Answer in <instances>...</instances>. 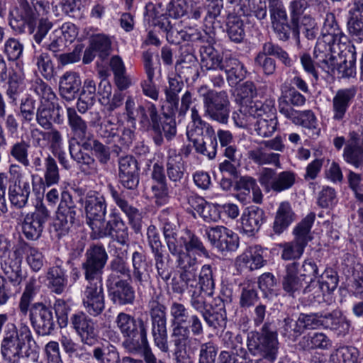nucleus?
<instances>
[{
    "label": "nucleus",
    "mask_w": 363,
    "mask_h": 363,
    "mask_svg": "<svg viewBox=\"0 0 363 363\" xmlns=\"http://www.w3.org/2000/svg\"><path fill=\"white\" fill-rule=\"evenodd\" d=\"M35 294V282L30 281L26 284L20 298L19 311L24 316L29 313L30 325L37 335H50L55 327L52 308L43 302H35L31 304Z\"/></svg>",
    "instance_id": "f257e3e1"
},
{
    "label": "nucleus",
    "mask_w": 363,
    "mask_h": 363,
    "mask_svg": "<svg viewBox=\"0 0 363 363\" xmlns=\"http://www.w3.org/2000/svg\"><path fill=\"white\" fill-rule=\"evenodd\" d=\"M26 344L28 350L25 352V356L35 357L38 347L30 328L26 323H21L18 329L15 324L8 323L1 342V354L3 360L6 363H18L23 357V346Z\"/></svg>",
    "instance_id": "f03ea898"
},
{
    "label": "nucleus",
    "mask_w": 363,
    "mask_h": 363,
    "mask_svg": "<svg viewBox=\"0 0 363 363\" xmlns=\"http://www.w3.org/2000/svg\"><path fill=\"white\" fill-rule=\"evenodd\" d=\"M191 121L187 126L186 135L196 152L210 160L216 157L218 141L213 126L202 120L196 107L191 109Z\"/></svg>",
    "instance_id": "7ed1b4c3"
},
{
    "label": "nucleus",
    "mask_w": 363,
    "mask_h": 363,
    "mask_svg": "<svg viewBox=\"0 0 363 363\" xmlns=\"http://www.w3.org/2000/svg\"><path fill=\"white\" fill-rule=\"evenodd\" d=\"M115 323L124 338L122 346L127 351L147 338L149 318L147 315L135 317L120 312L116 317Z\"/></svg>",
    "instance_id": "20e7f679"
},
{
    "label": "nucleus",
    "mask_w": 363,
    "mask_h": 363,
    "mask_svg": "<svg viewBox=\"0 0 363 363\" xmlns=\"http://www.w3.org/2000/svg\"><path fill=\"white\" fill-rule=\"evenodd\" d=\"M247 345L253 355H259L273 362L277 358L279 349L276 328L271 322H265L259 332L249 334Z\"/></svg>",
    "instance_id": "39448f33"
},
{
    "label": "nucleus",
    "mask_w": 363,
    "mask_h": 363,
    "mask_svg": "<svg viewBox=\"0 0 363 363\" xmlns=\"http://www.w3.org/2000/svg\"><path fill=\"white\" fill-rule=\"evenodd\" d=\"M247 113L257 119L254 129L258 135L268 138L277 130L278 121L273 101L256 100L247 108Z\"/></svg>",
    "instance_id": "423d86ee"
},
{
    "label": "nucleus",
    "mask_w": 363,
    "mask_h": 363,
    "mask_svg": "<svg viewBox=\"0 0 363 363\" xmlns=\"http://www.w3.org/2000/svg\"><path fill=\"white\" fill-rule=\"evenodd\" d=\"M125 114L127 121L135 123L138 120L140 130L150 133L160 118L157 107L152 103L146 105L137 104L132 96H128L125 103Z\"/></svg>",
    "instance_id": "0eeeda50"
},
{
    "label": "nucleus",
    "mask_w": 363,
    "mask_h": 363,
    "mask_svg": "<svg viewBox=\"0 0 363 363\" xmlns=\"http://www.w3.org/2000/svg\"><path fill=\"white\" fill-rule=\"evenodd\" d=\"M147 308L151 320V333L155 345L163 352L169 351L166 306L158 296L152 297Z\"/></svg>",
    "instance_id": "6e6552de"
},
{
    "label": "nucleus",
    "mask_w": 363,
    "mask_h": 363,
    "mask_svg": "<svg viewBox=\"0 0 363 363\" xmlns=\"http://www.w3.org/2000/svg\"><path fill=\"white\" fill-rule=\"evenodd\" d=\"M79 213L80 209L74 203L71 194L68 191H62L53 223L54 230L58 238L69 233L77 220Z\"/></svg>",
    "instance_id": "1a4fd4ad"
},
{
    "label": "nucleus",
    "mask_w": 363,
    "mask_h": 363,
    "mask_svg": "<svg viewBox=\"0 0 363 363\" xmlns=\"http://www.w3.org/2000/svg\"><path fill=\"white\" fill-rule=\"evenodd\" d=\"M199 92L203 96L205 115L212 120L226 124L230 114V100L225 91L207 90L201 86Z\"/></svg>",
    "instance_id": "9d476101"
},
{
    "label": "nucleus",
    "mask_w": 363,
    "mask_h": 363,
    "mask_svg": "<svg viewBox=\"0 0 363 363\" xmlns=\"http://www.w3.org/2000/svg\"><path fill=\"white\" fill-rule=\"evenodd\" d=\"M90 237L92 240L108 237L123 246L128 245L129 229L120 214L111 213L106 223L104 222L98 228L95 227V230L91 232Z\"/></svg>",
    "instance_id": "9b49d317"
},
{
    "label": "nucleus",
    "mask_w": 363,
    "mask_h": 363,
    "mask_svg": "<svg viewBox=\"0 0 363 363\" xmlns=\"http://www.w3.org/2000/svg\"><path fill=\"white\" fill-rule=\"evenodd\" d=\"M108 259L102 244H92L85 252L82 270L86 281H102L104 269Z\"/></svg>",
    "instance_id": "f8f14e48"
},
{
    "label": "nucleus",
    "mask_w": 363,
    "mask_h": 363,
    "mask_svg": "<svg viewBox=\"0 0 363 363\" xmlns=\"http://www.w3.org/2000/svg\"><path fill=\"white\" fill-rule=\"evenodd\" d=\"M296 174L289 170L277 173L274 169L265 167L258 175V181L264 190L280 193L291 188L296 182Z\"/></svg>",
    "instance_id": "ddd939ff"
},
{
    "label": "nucleus",
    "mask_w": 363,
    "mask_h": 363,
    "mask_svg": "<svg viewBox=\"0 0 363 363\" xmlns=\"http://www.w3.org/2000/svg\"><path fill=\"white\" fill-rule=\"evenodd\" d=\"M84 212L86 223L91 232L105 222L107 203L103 194L96 191H89L84 197Z\"/></svg>",
    "instance_id": "4468645a"
},
{
    "label": "nucleus",
    "mask_w": 363,
    "mask_h": 363,
    "mask_svg": "<svg viewBox=\"0 0 363 363\" xmlns=\"http://www.w3.org/2000/svg\"><path fill=\"white\" fill-rule=\"evenodd\" d=\"M82 304L91 317H97L104 312L105 294L102 281H87L82 294Z\"/></svg>",
    "instance_id": "2eb2a0df"
},
{
    "label": "nucleus",
    "mask_w": 363,
    "mask_h": 363,
    "mask_svg": "<svg viewBox=\"0 0 363 363\" xmlns=\"http://www.w3.org/2000/svg\"><path fill=\"white\" fill-rule=\"evenodd\" d=\"M18 5L10 9L8 21L11 29L19 34L23 33L28 27L30 32L36 21V12L28 0H17Z\"/></svg>",
    "instance_id": "dca6fc26"
},
{
    "label": "nucleus",
    "mask_w": 363,
    "mask_h": 363,
    "mask_svg": "<svg viewBox=\"0 0 363 363\" xmlns=\"http://www.w3.org/2000/svg\"><path fill=\"white\" fill-rule=\"evenodd\" d=\"M50 216V212L41 203L34 212L28 213L22 223V232L30 240H37L43 233L44 225Z\"/></svg>",
    "instance_id": "f3484780"
},
{
    "label": "nucleus",
    "mask_w": 363,
    "mask_h": 363,
    "mask_svg": "<svg viewBox=\"0 0 363 363\" xmlns=\"http://www.w3.org/2000/svg\"><path fill=\"white\" fill-rule=\"evenodd\" d=\"M205 235L211 245L222 252L235 251L239 246L238 235L224 226L208 227Z\"/></svg>",
    "instance_id": "a211bd4d"
},
{
    "label": "nucleus",
    "mask_w": 363,
    "mask_h": 363,
    "mask_svg": "<svg viewBox=\"0 0 363 363\" xmlns=\"http://www.w3.org/2000/svg\"><path fill=\"white\" fill-rule=\"evenodd\" d=\"M108 189L111 198L116 205L125 213L128 218V224L135 233L141 232L143 215L142 212L133 206L126 199L124 191L117 190L112 184L108 185Z\"/></svg>",
    "instance_id": "6ab92c4d"
},
{
    "label": "nucleus",
    "mask_w": 363,
    "mask_h": 363,
    "mask_svg": "<svg viewBox=\"0 0 363 363\" xmlns=\"http://www.w3.org/2000/svg\"><path fill=\"white\" fill-rule=\"evenodd\" d=\"M89 316L85 312L78 311L71 315L69 324L84 345H92L97 333L94 322Z\"/></svg>",
    "instance_id": "aec40b11"
},
{
    "label": "nucleus",
    "mask_w": 363,
    "mask_h": 363,
    "mask_svg": "<svg viewBox=\"0 0 363 363\" xmlns=\"http://www.w3.org/2000/svg\"><path fill=\"white\" fill-rule=\"evenodd\" d=\"M111 300L119 306H133L136 294L134 287L128 279L106 283Z\"/></svg>",
    "instance_id": "412c9836"
},
{
    "label": "nucleus",
    "mask_w": 363,
    "mask_h": 363,
    "mask_svg": "<svg viewBox=\"0 0 363 363\" xmlns=\"http://www.w3.org/2000/svg\"><path fill=\"white\" fill-rule=\"evenodd\" d=\"M149 134L154 145L157 147L164 145V140L172 141L177 134L175 119L168 114H162Z\"/></svg>",
    "instance_id": "4be33fe9"
},
{
    "label": "nucleus",
    "mask_w": 363,
    "mask_h": 363,
    "mask_svg": "<svg viewBox=\"0 0 363 363\" xmlns=\"http://www.w3.org/2000/svg\"><path fill=\"white\" fill-rule=\"evenodd\" d=\"M357 94L354 86L340 89L336 91L332 99V118L341 122L346 118L350 106L353 103Z\"/></svg>",
    "instance_id": "5701e85b"
},
{
    "label": "nucleus",
    "mask_w": 363,
    "mask_h": 363,
    "mask_svg": "<svg viewBox=\"0 0 363 363\" xmlns=\"http://www.w3.org/2000/svg\"><path fill=\"white\" fill-rule=\"evenodd\" d=\"M23 257L17 243L13 248V252L1 262V268L9 281L14 286L21 284L23 281L21 264Z\"/></svg>",
    "instance_id": "b1692460"
},
{
    "label": "nucleus",
    "mask_w": 363,
    "mask_h": 363,
    "mask_svg": "<svg viewBox=\"0 0 363 363\" xmlns=\"http://www.w3.org/2000/svg\"><path fill=\"white\" fill-rule=\"evenodd\" d=\"M79 359L83 361L93 359L96 363H121V359L118 348L109 342L94 345L91 352L82 354Z\"/></svg>",
    "instance_id": "393cba45"
},
{
    "label": "nucleus",
    "mask_w": 363,
    "mask_h": 363,
    "mask_svg": "<svg viewBox=\"0 0 363 363\" xmlns=\"http://www.w3.org/2000/svg\"><path fill=\"white\" fill-rule=\"evenodd\" d=\"M344 160L356 168L363 164V143H361L357 133L352 131L349 133V140L347 141L343 150Z\"/></svg>",
    "instance_id": "a878e982"
},
{
    "label": "nucleus",
    "mask_w": 363,
    "mask_h": 363,
    "mask_svg": "<svg viewBox=\"0 0 363 363\" xmlns=\"http://www.w3.org/2000/svg\"><path fill=\"white\" fill-rule=\"evenodd\" d=\"M347 30L354 40H363V0H353L349 11Z\"/></svg>",
    "instance_id": "bb28decb"
},
{
    "label": "nucleus",
    "mask_w": 363,
    "mask_h": 363,
    "mask_svg": "<svg viewBox=\"0 0 363 363\" xmlns=\"http://www.w3.org/2000/svg\"><path fill=\"white\" fill-rule=\"evenodd\" d=\"M284 291L290 296L294 297L303 288V281L297 274L295 262L286 264L284 272L281 279Z\"/></svg>",
    "instance_id": "cd10ccee"
},
{
    "label": "nucleus",
    "mask_w": 363,
    "mask_h": 363,
    "mask_svg": "<svg viewBox=\"0 0 363 363\" xmlns=\"http://www.w3.org/2000/svg\"><path fill=\"white\" fill-rule=\"evenodd\" d=\"M242 228L248 235H254L259 231L262 225L265 222L264 211L257 207L247 208L242 216Z\"/></svg>",
    "instance_id": "c85d7f7f"
},
{
    "label": "nucleus",
    "mask_w": 363,
    "mask_h": 363,
    "mask_svg": "<svg viewBox=\"0 0 363 363\" xmlns=\"http://www.w3.org/2000/svg\"><path fill=\"white\" fill-rule=\"evenodd\" d=\"M220 71L224 72L226 79L231 86L238 85L247 75L245 65L237 58L225 57Z\"/></svg>",
    "instance_id": "c756f323"
},
{
    "label": "nucleus",
    "mask_w": 363,
    "mask_h": 363,
    "mask_svg": "<svg viewBox=\"0 0 363 363\" xmlns=\"http://www.w3.org/2000/svg\"><path fill=\"white\" fill-rule=\"evenodd\" d=\"M81 86L82 81L78 73L66 72L60 79V94L65 100L72 101L77 97Z\"/></svg>",
    "instance_id": "7c9ffc66"
},
{
    "label": "nucleus",
    "mask_w": 363,
    "mask_h": 363,
    "mask_svg": "<svg viewBox=\"0 0 363 363\" xmlns=\"http://www.w3.org/2000/svg\"><path fill=\"white\" fill-rule=\"evenodd\" d=\"M330 44L333 43H328V38L318 39L313 52L317 64L325 72H333L335 70V57L331 53Z\"/></svg>",
    "instance_id": "2f4dec72"
},
{
    "label": "nucleus",
    "mask_w": 363,
    "mask_h": 363,
    "mask_svg": "<svg viewBox=\"0 0 363 363\" xmlns=\"http://www.w3.org/2000/svg\"><path fill=\"white\" fill-rule=\"evenodd\" d=\"M71 158L77 163L80 171L85 175H94L98 172V164L95 158L82 149H76L74 145H69Z\"/></svg>",
    "instance_id": "473e14b6"
},
{
    "label": "nucleus",
    "mask_w": 363,
    "mask_h": 363,
    "mask_svg": "<svg viewBox=\"0 0 363 363\" xmlns=\"http://www.w3.org/2000/svg\"><path fill=\"white\" fill-rule=\"evenodd\" d=\"M247 155L251 161L259 166L273 165L281 168L280 154L269 151L261 143L259 146L249 150Z\"/></svg>",
    "instance_id": "72a5a7b5"
},
{
    "label": "nucleus",
    "mask_w": 363,
    "mask_h": 363,
    "mask_svg": "<svg viewBox=\"0 0 363 363\" xmlns=\"http://www.w3.org/2000/svg\"><path fill=\"white\" fill-rule=\"evenodd\" d=\"M46 279L48 288L56 294H62L68 286V277L66 271L59 265L48 269Z\"/></svg>",
    "instance_id": "f704fd0d"
},
{
    "label": "nucleus",
    "mask_w": 363,
    "mask_h": 363,
    "mask_svg": "<svg viewBox=\"0 0 363 363\" xmlns=\"http://www.w3.org/2000/svg\"><path fill=\"white\" fill-rule=\"evenodd\" d=\"M279 331L286 340L295 342L304 333L299 315H287L279 323Z\"/></svg>",
    "instance_id": "c9c22d12"
},
{
    "label": "nucleus",
    "mask_w": 363,
    "mask_h": 363,
    "mask_svg": "<svg viewBox=\"0 0 363 363\" xmlns=\"http://www.w3.org/2000/svg\"><path fill=\"white\" fill-rule=\"evenodd\" d=\"M296 219V214L289 202L280 203L274 218L273 230L276 234L283 233Z\"/></svg>",
    "instance_id": "e433bc0d"
},
{
    "label": "nucleus",
    "mask_w": 363,
    "mask_h": 363,
    "mask_svg": "<svg viewBox=\"0 0 363 363\" xmlns=\"http://www.w3.org/2000/svg\"><path fill=\"white\" fill-rule=\"evenodd\" d=\"M30 193V186L28 182L11 184L9 186V201L17 208H22L26 206Z\"/></svg>",
    "instance_id": "4c0bfd02"
},
{
    "label": "nucleus",
    "mask_w": 363,
    "mask_h": 363,
    "mask_svg": "<svg viewBox=\"0 0 363 363\" xmlns=\"http://www.w3.org/2000/svg\"><path fill=\"white\" fill-rule=\"evenodd\" d=\"M22 257L26 256L28 264L34 272H38L43 266L44 257L38 248L23 240L18 242Z\"/></svg>",
    "instance_id": "58836bf2"
},
{
    "label": "nucleus",
    "mask_w": 363,
    "mask_h": 363,
    "mask_svg": "<svg viewBox=\"0 0 363 363\" xmlns=\"http://www.w3.org/2000/svg\"><path fill=\"white\" fill-rule=\"evenodd\" d=\"M283 112L284 116L291 120L296 125H301L308 129H314L316 128L317 119L311 110L298 111L294 108L286 107V108L283 109Z\"/></svg>",
    "instance_id": "ea45409f"
},
{
    "label": "nucleus",
    "mask_w": 363,
    "mask_h": 363,
    "mask_svg": "<svg viewBox=\"0 0 363 363\" xmlns=\"http://www.w3.org/2000/svg\"><path fill=\"white\" fill-rule=\"evenodd\" d=\"M199 52L202 67L208 70L221 69L224 59L212 45H201Z\"/></svg>",
    "instance_id": "a19ab883"
},
{
    "label": "nucleus",
    "mask_w": 363,
    "mask_h": 363,
    "mask_svg": "<svg viewBox=\"0 0 363 363\" xmlns=\"http://www.w3.org/2000/svg\"><path fill=\"white\" fill-rule=\"evenodd\" d=\"M235 189L240 192V194L250 197V192L252 193V200L257 203L262 201V191L257 183V180L250 176H242L235 182Z\"/></svg>",
    "instance_id": "79ce46f5"
},
{
    "label": "nucleus",
    "mask_w": 363,
    "mask_h": 363,
    "mask_svg": "<svg viewBox=\"0 0 363 363\" xmlns=\"http://www.w3.org/2000/svg\"><path fill=\"white\" fill-rule=\"evenodd\" d=\"M322 327L333 330H337L340 333L348 332L350 324L340 311L334 310L330 313L322 312Z\"/></svg>",
    "instance_id": "37998d69"
},
{
    "label": "nucleus",
    "mask_w": 363,
    "mask_h": 363,
    "mask_svg": "<svg viewBox=\"0 0 363 363\" xmlns=\"http://www.w3.org/2000/svg\"><path fill=\"white\" fill-rule=\"evenodd\" d=\"M263 250L261 247H250L247 250L238 257V262L240 265L254 270L264 266L266 261L263 258Z\"/></svg>",
    "instance_id": "c03bdc74"
},
{
    "label": "nucleus",
    "mask_w": 363,
    "mask_h": 363,
    "mask_svg": "<svg viewBox=\"0 0 363 363\" xmlns=\"http://www.w3.org/2000/svg\"><path fill=\"white\" fill-rule=\"evenodd\" d=\"M171 342L174 347V354L186 353L187 347L194 340L189 332V329L183 326H171Z\"/></svg>",
    "instance_id": "a18cd8bd"
},
{
    "label": "nucleus",
    "mask_w": 363,
    "mask_h": 363,
    "mask_svg": "<svg viewBox=\"0 0 363 363\" xmlns=\"http://www.w3.org/2000/svg\"><path fill=\"white\" fill-rule=\"evenodd\" d=\"M321 34L323 38H328V43L333 44L340 43L344 34L340 29L335 16L333 13H328L325 16Z\"/></svg>",
    "instance_id": "49530a36"
},
{
    "label": "nucleus",
    "mask_w": 363,
    "mask_h": 363,
    "mask_svg": "<svg viewBox=\"0 0 363 363\" xmlns=\"http://www.w3.org/2000/svg\"><path fill=\"white\" fill-rule=\"evenodd\" d=\"M315 218V213L311 212L297 224L293 231L294 235V240L306 247L308 242L312 239L310 233Z\"/></svg>",
    "instance_id": "de8ad7c7"
},
{
    "label": "nucleus",
    "mask_w": 363,
    "mask_h": 363,
    "mask_svg": "<svg viewBox=\"0 0 363 363\" xmlns=\"http://www.w3.org/2000/svg\"><path fill=\"white\" fill-rule=\"evenodd\" d=\"M181 240L184 242V252L209 257V252L199 237L190 230H184V235Z\"/></svg>",
    "instance_id": "09e8293b"
},
{
    "label": "nucleus",
    "mask_w": 363,
    "mask_h": 363,
    "mask_svg": "<svg viewBox=\"0 0 363 363\" xmlns=\"http://www.w3.org/2000/svg\"><path fill=\"white\" fill-rule=\"evenodd\" d=\"M166 172L168 179L174 184L175 186L182 184L185 174V166L182 159L177 156H167Z\"/></svg>",
    "instance_id": "8fccbe9b"
},
{
    "label": "nucleus",
    "mask_w": 363,
    "mask_h": 363,
    "mask_svg": "<svg viewBox=\"0 0 363 363\" xmlns=\"http://www.w3.org/2000/svg\"><path fill=\"white\" fill-rule=\"evenodd\" d=\"M44 184L47 186L56 185L60 182V168L55 157L49 153L44 156L43 167Z\"/></svg>",
    "instance_id": "3c124183"
},
{
    "label": "nucleus",
    "mask_w": 363,
    "mask_h": 363,
    "mask_svg": "<svg viewBox=\"0 0 363 363\" xmlns=\"http://www.w3.org/2000/svg\"><path fill=\"white\" fill-rule=\"evenodd\" d=\"M272 26L274 33L279 40L284 42L288 41L290 39V33L291 32L293 38H294L296 42L299 43L301 30L300 24L296 23L295 25L292 26V20L290 19L289 22H288V21L278 22L272 24Z\"/></svg>",
    "instance_id": "603ef678"
},
{
    "label": "nucleus",
    "mask_w": 363,
    "mask_h": 363,
    "mask_svg": "<svg viewBox=\"0 0 363 363\" xmlns=\"http://www.w3.org/2000/svg\"><path fill=\"white\" fill-rule=\"evenodd\" d=\"M110 274L106 283L124 280L122 277H130V269L126 260L119 255L115 256L109 264Z\"/></svg>",
    "instance_id": "864d4df0"
},
{
    "label": "nucleus",
    "mask_w": 363,
    "mask_h": 363,
    "mask_svg": "<svg viewBox=\"0 0 363 363\" xmlns=\"http://www.w3.org/2000/svg\"><path fill=\"white\" fill-rule=\"evenodd\" d=\"M67 114L68 125L74 138L84 137V135L91 133L87 122L77 114L74 108L68 107Z\"/></svg>",
    "instance_id": "5fc2aeb1"
},
{
    "label": "nucleus",
    "mask_w": 363,
    "mask_h": 363,
    "mask_svg": "<svg viewBox=\"0 0 363 363\" xmlns=\"http://www.w3.org/2000/svg\"><path fill=\"white\" fill-rule=\"evenodd\" d=\"M236 90V101H240L243 111L247 113V108L250 106L251 103L256 101L252 100L257 95L256 85L252 81H246L240 84Z\"/></svg>",
    "instance_id": "6e6d98bb"
},
{
    "label": "nucleus",
    "mask_w": 363,
    "mask_h": 363,
    "mask_svg": "<svg viewBox=\"0 0 363 363\" xmlns=\"http://www.w3.org/2000/svg\"><path fill=\"white\" fill-rule=\"evenodd\" d=\"M187 53L184 55V52L177 62V66L180 65L182 73L188 74L186 78L194 79L198 75L197 59L193 54V49L188 45L185 46Z\"/></svg>",
    "instance_id": "4d7b16f0"
},
{
    "label": "nucleus",
    "mask_w": 363,
    "mask_h": 363,
    "mask_svg": "<svg viewBox=\"0 0 363 363\" xmlns=\"http://www.w3.org/2000/svg\"><path fill=\"white\" fill-rule=\"evenodd\" d=\"M30 147V143L21 139L11 145L8 155L13 158L14 161L26 167L30 165L28 159Z\"/></svg>",
    "instance_id": "13d9d810"
},
{
    "label": "nucleus",
    "mask_w": 363,
    "mask_h": 363,
    "mask_svg": "<svg viewBox=\"0 0 363 363\" xmlns=\"http://www.w3.org/2000/svg\"><path fill=\"white\" fill-rule=\"evenodd\" d=\"M351 53V59H344L340 62L335 60V70L333 72H328L330 74L337 75L340 78H350L354 77L355 72L356 51L354 46L349 49Z\"/></svg>",
    "instance_id": "bf43d9fd"
},
{
    "label": "nucleus",
    "mask_w": 363,
    "mask_h": 363,
    "mask_svg": "<svg viewBox=\"0 0 363 363\" xmlns=\"http://www.w3.org/2000/svg\"><path fill=\"white\" fill-rule=\"evenodd\" d=\"M299 345L305 350H328L332 346L331 340L323 333H315L302 337Z\"/></svg>",
    "instance_id": "052dcab7"
},
{
    "label": "nucleus",
    "mask_w": 363,
    "mask_h": 363,
    "mask_svg": "<svg viewBox=\"0 0 363 363\" xmlns=\"http://www.w3.org/2000/svg\"><path fill=\"white\" fill-rule=\"evenodd\" d=\"M228 344V347L232 350L231 352L222 351L218 357V363H248L247 350L241 347L234 345L233 342Z\"/></svg>",
    "instance_id": "680f3d73"
},
{
    "label": "nucleus",
    "mask_w": 363,
    "mask_h": 363,
    "mask_svg": "<svg viewBox=\"0 0 363 363\" xmlns=\"http://www.w3.org/2000/svg\"><path fill=\"white\" fill-rule=\"evenodd\" d=\"M202 317L206 324L214 330L223 328L226 325L227 316L224 304L217 310L210 307L203 311Z\"/></svg>",
    "instance_id": "e2e57ef3"
},
{
    "label": "nucleus",
    "mask_w": 363,
    "mask_h": 363,
    "mask_svg": "<svg viewBox=\"0 0 363 363\" xmlns=\"http://www.w3.org/2000/svg\"><path fill=\"white\" fill-rule=\"evenodd\" d=\"M244 16L250 18H255L261 25L267 21V6L264 1L248 0L247 8L243 11Z\"/></svg>",
    "instance_id": "0e129e2a"
},
{
    "label": "nucleus",
    "mask_w": 363,
    "mask_h": 363,
    "mask_svg": "<svg viewBox=\"0 0 363 363\" xmlns=\"http://www.w3.org/2000/svg\"><path fill=\"white\" fill-rule=\"evenodd\" d=\"M306 100V97L295 88H290L283 93L279 99V111L284 115L283 109L286 108V107L293 108L292 106H301L305 104Z\"/></svg>",
    "instance_id": "69168bd1"
},
{
    "label": "nucleus",
    "mask_w": 363,
    "mask_h": 363,
    "mask_svg": "<svg viewBox=\"0 0 363 363\" xmlns=\"http://www.w3.org/2000/svg\"><path fill=\"white\" fill-rule=\"evenodd\" d=\"M187 205L186 210L189 212L196 211L205 220H211L210 214L211 206L201 196L191 194L186 197Z\"/></svg>",
    "instance_id": "338daca9"
},
{
    "label": "nucleus",
    "mask_w": 363,
    "mask_h": 363,
    "mask_svg": "<svg viewBox=\"0 0 363 363\" xmlns=\"http://www.w3.org/2000/svg\"><path fill=\"white\" fill-rule=\"evenodd\" d=\"M191 313L183 303L177 301L172 302L169 306L171 326L185 327Z\"/></svg>",
    "instance_id": "774afa93"
}]
</instances>
